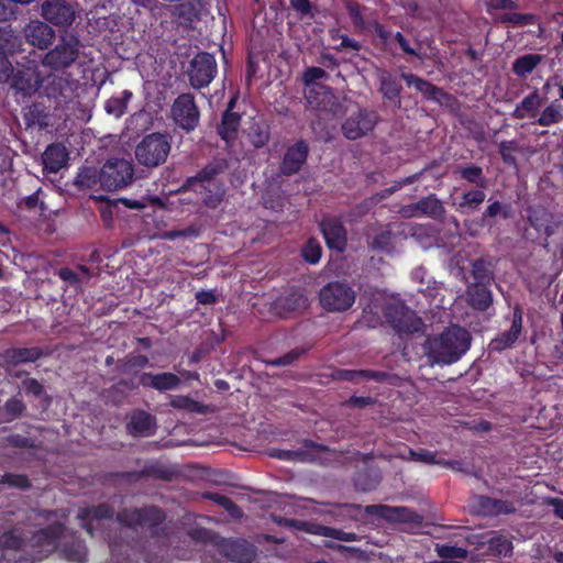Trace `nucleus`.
I'll return each instance as SVG.
<instances>
[{
	"instance_id": "1",
	"label": "nucleus",
	"mask_w": 563,
	"mask_h": 563,
	"mask_svg": "<svg viewBox=\"0 0 563 563\" xmlns=\"http://www.w3.org/2000/svg\"><path fill=\"white\" fill-rule=\"evenodd\" d=\"M369 314L380 319L385 317L395 329L400 332H415L420 329V320L415 312L405 307L397 298L387 296L384 292H376L373 299L364 308V319L368 325H375Z\"/></svg>"
},
{
	"instance_id": "2",
	"label": "nucleus",
	"mask_w": 563,
	"mask_h": 563,
	"mask_svg": "<svg viewBox=\"0 0 563 563\" xmlns=\"http://www.w3.org/2000/svg\"><path fill=\"white\" fill-rule=\"evenodd\" d=\"M133 179V167L125 159H110L100 172L93 167H84L77 176V183L87 188L100 186L106 190L126 187Z\"/></svg>"
},
{
	"instance_id": "3",
	"label": "nucleus",
	"mask_w": 563,
	"mask_h": 563,
	"mask_svg": "<svg viewBox=\"0 0 563 563\" xmlns=\"http://www.w3.org/2000/svg\"><path fill=\"white\" fill-rule=\"evenodd\" d=\"M470 344L471 338L466 330L451 327L429 341L430 357L434 363L452 364L468 350Z\"/></svg>"
},
{
	"instance_id": "4",
	"label": "nucleus",
	"mask_w": 563,
	"mask_h": 563,
	"mask_svg": "<svg viewBox=\"0 0 563 563\" xmlns=\"http://www.w3.org/2000/svg\"><path fill=\"white\" fill-rule=\"evenodd\" d=\"M218 172L219 169L217 167H206L197 176L186 181L180 189L181 195L185 196L189 191H194L201 196V200L206 207L217 208L221 203L224 195L223 188L212 180Z\"/></svg>"
},
{
	"instance_id": "5",
	"label": "nucleus",
	"mask_w": 563,
	"mask_h": 563,
	"mask_svg": "<svg viewBox=\"0 0 563 563\" xmlns=\"http://www.w3.org/2000/svg\"><path fill=\"white\" fill-rule=\"evenodd\" d=\"M170 151L166 136L153 133L145 136L135 148V156L140 164L156 167L164 163Z\"/></svg>"
},
{
	"instance_id": "6",
	"label": "nucleus",
	"mask_w": 563,
	"mask_h": 563,
	"mask_svg": "<svg viewBox=\"0 0 563 563\" xmlns=\"http://www.w3.org/2000/svg\"><path fill=\"white\" fill-rule=\"evenodd\" d=\"M10 78L12 87L23 96L35 92L42 81L34 66H29L24 70L13 73L10 62L0 57V82H5Z\"/></svg>"
},
{
	"instance_id": "7",
	"label": "nucleus",
	"mask_w": 563,
	"mask_h": 563,
	"mask_svg": "<svg viewBox=\"0 0 563 563\" xmlns=\"http://www.w3.org/2000/svg\"><path fill=\"white\" fill-rule=\"evenodd\" d=\"M320 302L330 311L347 310L355 301L354 291L345 284L330 283L320 290Z\"/></svg>"
},
{
	"instance_id": "8",
	"label": "nucleus",
	"mask_w": 563,
	"mask_h": 563,
	"mask_svg": "<svg viewBox=\"0 0 563 563\" xmlns=\"http://www.w3.org/2000/svg\"><path fill=\"white\" fill-rule=\"evenodd\" d=\"M216 74L217 62L211 54L200 53L191 59L188 68V77L194 88L200 89L209 86Z\"/></svg>"
},
{
	"instance_id": "9",
	"label": "nucleus",
	"mask_w": 563,
	"mask_h": 563,
	"mask_svg": "<svg viewBox=\"0 0 563 563\" xmlns=\"http://www.w3.org/2000/svg\"><path fill=\"white\" fill-rule=\"evenodd\" d=\"M325 76V71L319 67L308 68L303 75V80L308 86L306 98L309 104L316 109L325 110L327 104L332 102L333 95L324 87L314 84L316 80Z\"/></svg>"
},
{
	"instance_id": "10",
	"label": "nucleus",
	"mask_w": 563,
	"mask_h": 563,
	"mask_svg": "<svg viewBox=\"0 0 563 563\" xmlns=\"http://www.w3.org/2000/svg\"><path fill=\"white\" fill-rule=\"evenodd\" d=\"M79 41L78 38L70 36L62 38V43L54 49L49 51L44 59L43 64L53 69H62L68 67L75 62L78 55Z\"/></svg>"
},
{
	"instance_id": "11",
	"label": "nucleus",
	"mask_w": 563,
	"mask_h": 563,
	"mask_svg": "<svg viewBox=\"0 0 563 563\" xmlns=\"http://www.w3.org/2000/svg\"><path fill=\"white\" fill-rule=\"evenodd\" d=\"M172 117L180 128L188 131L195 129L199 121V112L194 97L189 93L177 97L172 107Z\"/></svg>"
},
{
	"instance_id": "12",
	"label": "nucleus",
	"mask_w": 563,
	"mask_h": 563,
	"mask_svg": "<svg viewBox=\"0 0 563 563\" xmlns=\"http://www.w3.org/2000/svg\"><path fill=\"white\" fill-rule=\"evenodd\" d=\"M42 16L55 26H69L76 16L74 8L64 0H47L41 7Z\"/></svg>"
},
{
	"instance_id": "13",
	"label": "nucleus",
	"mask_w": 563,
	"mask_h": 563,
	"mask_svg": "<svg viewBox=\"0 0 563 563\" xmlns=\"http://www.w3.org/2000/svg\"><path fill=\"white\" fill-rule=\"evenodd\" d=\"M376 121L377 118L374 112L361 110L346 119L342 125V131L347 139L356 140L371 132Z\"/></svg>"
},
{
	"instance_id": "14",
	"label": "nucleus",
	"mask_w": 563,
	"mask_h": 563,
	"mask_svg": "<svg viewBox=\"0 0 563 563\" xmlns=\"http://www.w3.org/2000/svg\"><path fill=\"white\" fill-rule=\"evenodd\" d=\"M366 511L369 515H375L377 517L384 518L389 521H398V522H413L419 523L421 521V517L416 512L409 510L405 507H389L385 505H373L367 506Z\"/></svg>"
},
{
	"instance_id": "15",
	"label": "nucleus",
	"mask_w": 563,
	"mask_h": 563,
	"mask_svg": "<svg viewBox=\"0 0 563 563\" xmlns=\"http://www.w3.org/2000/svg\"><path fill=\"white\" fill-rule=\"evenodd\" d=\"M24 35L27 43L45 49L53 43L55 31L44 22L31 21L24 29Z\"/></svg>"
},
{
	"instance_id": "16",
	"label": "nucleus",
	"mask_w": 563,
	"mask_h": 563,
	"mask_svg": "<svg viewBox=\"0 0 563 563\" xmlns=\"http://www.w3.org/2000/svg\"><path fill=\"white\" fill-rule=\"evenodd\" d=\"M321 230L328 246L342 252L346 246V231L336 219H327L321 223Z\"/></svg>"
},
{
	"instance_id": "17",
	"label": "nucleus",
	"mask_w": 563,
	"mask_h": 563,
	"mask_svg": "<svg viewBox=\"0 0 563 563\" xmlns=\"http://www.w3.org/2000/svg\"><path fill=\"white\" fill-rule=\"evenodd\" d=\"M308 145L300 141L289 147L284 156L282 172L286 175L297 173L307 159Z\"/></svg>"
},
{
	"instance_id": "18",
	"label": "nucleus",
	"mask_w": 563,
	"mask_h": 563,
	"mask_svg": "<svg viewBox=\"0 0 563 563\" xmlns=\"http://www.w3.org/2000/svg\"><path fill=\"white\" fill-rule=\"evenodd\" d=\"M522 330V312L517 306L514 309L510 329L495 338V350L501 351L511 347L518 340Z\"/></svg>"
},
{
	"instance_id": "19",
	"label": "nucleus",
	"mask_w": 563,
	"mask_h": 563,
	"mask_svg": "<svg viewBox=\"0 0 563 563\" xmlns=\"http://www.w3.org/2000/svg\"><path fill=\"white\" fill-rule=\"evenodd\" d=\"M528 219L537 231L543 232L547 236L552 235L558 228L553 216L543 208L530 209Z\"/></svg>"
},
{
	"instance_id": "20",
	"label": "nucleus",
	"mask_w": 563,
	"mask_h": 563,
	"mask_svg": "<svg viewBox=\"0 0 563 563\" xmlns=\"http://www.w3.org/2000/svg\"><path fill=\"white\" fill-rule=\"evenodd\" d=\"M42 158L45 169L56 173L66 165L68 154L63 145L52 144L46 148Z\"/></svg>"
},
{
	"instance_id": "21",
	"label": "nucleus",
	"mask_w": 563,
	"mask_h": 563,
	"mask_svg": "<svg viewBox=\"0 0 563 563\" xmlns=\"http://www.w3.org/2000/svg\"><path fill=\"white\" fill-rule=\"evenodd\" d=\"M111 514L110 508L102 505L93 509H81L77 517L81 520V525L87 532L93 534L95 528L99 527L101 521L109 518Z\"/></svg>"
},
{
	"instance_id": "22",
	"label": "nucleus",
	"mask_w": 563,
	"mask_h": 563,
	"mask_svg": "<svg viewBox=\"0 0 563 563\" xmlns=\"http://www.w3.org/2000/svg\"><path fill=\"white\" fill-rule=\"evenodd\" d=\"M233 106L234 100H231L219 126V134L227 142L235 137L240 125V115L231 111Z\"/></svg>"
},
{
	"instance_id": "23",
	"label": "nucleus",
	"mask_w": 563,
	"mask_h": 563,
	"mask_svg": "<svg viewBox=\"0 0 563 563\" xmlns=\"http://www.w3.org/2000/svg\"><path fill=\"white\" fill-rule=\"evenodd\" d=\"M442 207L434 197H427L416 205L405 207L401 212L405 217H416L420 213L437 216L441 213Z\"/></svg>"
},
{
	"instance_id": "24",
	"label": "nucleus",
	"mask_w": 563,
	"mask_h": 563,
	"mask_svg": "<svg viewBox=\"0 0 563 563\" xmlns=\"http://www.w3.org/2000/svg\"><path fill=\"white\" fill-rule=\"evenodd\" d=\"M154 428L153 418L143 411L134 413L129 423V431L133 435L148 437L154 432Z\"/></svg>"
},
{
	"instance_id": "25",
	"label": "nucleus",
	"mask_w": 563,
	"mask_h": 563,
	"mask_svg": "<svg viewBox=\"0 0 563 563\" xmlns=\"http://www.w3.org/2000/svg\"><path fill=\"white\" fill-rule=\"evenodd\" d=\"M142 384L152 386L158 390L174 389L179 384V378L172 373H162L157 375L144 374Z\"/></svg>"
},
{
	"instance_id": "26",
	"label": "nucleus",
	"mask_w": 563,
	"mask_h": 563,
	"mask_svg": "<svg viewBox=\"0 0 563 563\" xmlns=\"http://www.w3.org/2000/svg\"><path fill=\"white\" fill-rule=\"evenodd\" d=\"M153 517V523H156L162 519V514L155 508L145 510H133L131 512H123L119 516L120 521L129 526L143 525L148 521V516Z\"/></svg>"
},
{
	"instance_id": "27",
	"label": "nucleus",
	"mask_w": 563,
	"mask_h": 563,
	"mask_svg": "<svg viewBox=\"0 0 563 563\" xmlns=\"http://www.w3.org/2000/svg\"><path fill=\"white\" fill-rule=\"evenodd\" d=\"M467 300L475 309L484 310L488 308L490 303V292L486 285L476 283L470 286L467 290Z\"/></svg>"
},
{
	"instance_id": "28",
	"label": "nucleus",
	"mask_w": 563,
	"mask_h": 563,
	"mask_svg": "<svg viewBox=\"0 0 563 563\" xmlns=\"http://www.w3.org/2000/svg\"><path fill=\"white\" fill-rule=\"evenodd\" d=\"M543 98L538 93L533 92L527 96L515 110V117L523 119L526 117L534 118L538 109L543 104Z\"/></svg>"
},
{
	"instance_id": "29",
	"label": "nucleus",
	"mask_w": 563,
	"mask_h": 563,
	"mask_svg": "<svg viewBox=\"0 0 563 563\" xmlns=\"http://www.w3.org/2000/svg\"><path fill=\"white\" fill-rule=\"evenodd\" d=\"M401 78L409 87H413L417 91L423 93L428 98L439 100L442 96V92L437 87L412 74H402Z\"/></svg>"
},
{
	"instance_id": "30",
	"label": "nucleus",
	"mask_w": 563,
	"mask_h": 563,
	"mask_svg": "<svg viewBox=\"0 0 563 563\" xmlns=\"http://www.w3.org/2000/svg\"><path fill=\"white\" fill-rule=\"evenodd\" d=\"M543 60V56L539 54H527L518 57L514 65L512 70L519 77H526L531 74L534 68Z\"/></svg>"
},
{
	"instance_id": "31",
	"label": "nucleus",
	"mask_w": 563,
	"mask_h": 563,
	"mask_svg": "<svg viewBox=\"0 0 563 563\" xmlns=\"http://www.w3.org/2000/svg\"><path fill=\"white\" fill-rule=\"evenodd\" d=\"M132 93L124 90L120 97H112L106 101L104 109L107 113L114 118H120L126 110V103L131 99Z\"/></svg>"
},
{
	"instance_id": "32",
	"label": "nucleus",
	"mask_w": 563,
	"mask_h": 563,
	"mask_svg": "<svg viewBox=\"0 0 563 563\" xmlns=\"http://www.w3.org/2000/svg\"><path fill=\"white\" fill-rule=\"evenodd\" d=\"M59 530V526H56L49 528L48 530L41 531L37 536L32 538V545H40L44 548L45 552L53 551L56 548L55 538L57 537Z\"/></svg>"
},
{
	"instance_id": "33",
	"label": "nucleus",
	"mask_w": 563,
	"mask_h": 563,
	"mask_svg": "<svg viewBox=\"0 0 563 563\" xmlns=\"http://www.w3.org/2000/svg\"><path fill=\"white\" fill-rule=\"evenodd\" d=\"M249 139L255 147H263L269 140V131L264 123L255 122L249 130Z\"/></svg>"
},
{
	"instance_id": "34",
	"label": "nucleus",
	"mask_w": 563,
	"mask_h": 563,
	"mask_svg": "<svg viewBox=\"0 0 563 563\" xmlns=\"http://www.w3.org/2000/svg\"><path fill=\"white\" fill-rule=\"evenodd\" d=\"M401 90V86L389 75L380 76V91L384 97L390 100H397Z\"/></svg>"
},
{
	"instance_id": "35",
	"label": "nucleus",
	"mask_w": 563,
	"mask_h": 563,
	"mask_svg": "<svg viewBox=\"0 0 563 563\" xmlns=\"http://www.w3.org/2000/svg\"><path fill=\"white\" fill-rule=\"evenodd\" d=\"M38 355L35 349H14L5 353V358L11 363L33 362Z\"/></svg>"
},
{
	"instance_id": "36",
	"label": "nucleus",
	"mask_w": 563,
	"mask_h": 563,
	"mask_svg": "<svg viewBox=\"0 0 563 563\" xmlns=\"http://www.w3.org/2000/svg\"><path fill=\"white\" fill-rule=\"evenodd\" d=\"M533 21L532 14H521L516 12H505L495 14V23L500 22L505 24H514V25H521V24H529Z\"/></svg>"
},
{
	"instance_id": "37",
	"label": "nucleus",
	"mask_w": 563,
	"mask_h": 563,
	"mask_svg": "<svg viewBox=\"0 0 563 563\" xmlns=\"http://www.w3.org/2000/svg\"><path fill=\"white\" fill-rule=\"evenodd\" d=\"M562 119L560 107L552 103L543 110L537 122L542 126H549L560 122Z\"/></svg>"
},
{
	"instance_id": "38",
	"label": "nucleus",
	"mask_w": 563,
	"mask_h": 563,
	"mask_svg": "<svg viewBox=\"0 0 563 563\" xmlns=\"http://www.w3.org/2000/svg\"><path fill=\"white\" fill-rule=\"evenodd\" d=\"M519 152L520 147L515 141L500 142L499 144V153L503 157V161L510 166H516L515 154Z\"/></svg>"
},
{
	"instance_id": "39",
	"label": "nucleus",
	"mask_w": 563,
	"mask_h": 563,
	"mask_svg": "<svg viewBox=\"0 0 563 563\" xmlns=\"http://www.w3.org/2000/svg\"><path fill=\"white\" fill-rule=\"evenodd\" d=\"M412 455L415 456V459L417 461H421V462H424L428 464H441L443 466L451 467L456 471L461 470L460 462H445V461L435 460V455L429 451H421V452L412 453Z\"/></svg>"
},
{
	"instance_id": "40",
	"label": "nucleus",
	"mask_w": 563,
	"mask_h": 563,
	"mask_svg": "<svg viewBox=\"0 0 563 563\" xmlns=\"http://www.w3.org/2000/svg\"><path fill=\"white\" fill-rule=\"evenodd\" d=\"M435 551L439 556L445 560L451 559H464L466 558L467 551L463 548H459L455 545H437Z\"/></svg>"
},
{
	"instance_id": "41",
	"label": "nucleus",
	"mask_w": 563,
	"mask_h": 563,
	"mask_svg": "<svg viewBox=\"0 0 563 563\" xmlns=\"http://www.w3.org/2000/svg\"><path fill=\"white\" fill-rule=\"evenodd\" d=\"M322 249L318 241L309 240L302 250V255L310 264H316L321 258Z\"/></svg>"
},
{
	"instance_id": "42",
	"label": "nucleus",
	"mask_w": 563,
	"mask_h": 563,
	"mask_svg": "<svg viewBox=\"0 0 563 563\" xmlns=\"http://www.w3.org/2000/svg\"><path fill=\"white\" fill-rule=\"evenodd\" d=\"M517 511V500L515 496L511 498L503 499L495 497V516L510 515Z\"/></svg>"
},
{
	"instance_id": "43",
	"label": "nucleus",
	"mask_w": 563,
	"mask_h": 563,
	"mask_svg": "<svg viewBox=\"0 0 563 563\" xmlns=\"http://www.w3.org/2000/svg\"><path fill=\"white\" fill-rule=\"evenodd\" d=\"M64 553L69 561L82 563L86 560V548L81 542H76L71 547H65Z\"/></svg>"
},
{
	"instance_id": "44",
	"label": "nucleus",
	"mask_w": 563,
	"mask_h": 563,
	"mask_svg": "<svg viewBox=\"0 0 563 563\" xmlns=\"http://www.w3.org/2000/svg\"><path fill=\"white\" fill-rule=\"evenodd\" d=\"M512 543L504 536H495V556H509L512 553Z\"/></svg>"
},
{
	"instance_id": "45",
	"label": "nucleus",
	"mask_w": 563,
	"mask_h": 563,
	"mask_svg": "<svg viewBox=\"0 0 563 563\" xmlns=\"http://www.w3.org/2000/svg\"><path fill=\"white\" fill-rule=\"evenodd\" d=\"M232 548L235 550L241 549V553L235 552L232 554V558L238 561H250L254 556V550L251 545H247L242 542H233Z\"/></svg>"
},
{
	"instance_id": "46",
	"label": "nucleus",
	"mask_w": 563,
	"mask_h": 563,
	"mask_svg": "<svg viewBox=\"0 0 563 563\" xmlns=\"http://www.w3.org/2000/svg\"><path fill=\"white\" fill-rule=\"evenodd\" d=\"M313 532L343 541H351L354 539L352 533L342 532L327 527H318Z\"/></svg>"
},
{
	"instance_id": "47",
	"label": "nucleus",
	"mask_w": 563,
	"mask_h": 563,
	"mask_svg": "<svg viewBox=\"0 0 563 563\" xmlns=\"http://www.w3.org/2000/svg\"><path fill=\"white\" fill-rule=\"evenodd\" d=\"M213 499L223 508H225L232 517L238 518L241 516L240 509L228 497L217 495L213 497Z\"/></svg>"
},
{
	"instance_id": "48",
	"label": "nucleus",
	"mask_w": 563,
	"mask_h": 563,
	"mask_svg": "<svg viewBox=\"0 0 563 563\" xmlns=\"http://www.w3.org/2000/svg\"><path fill=\"white\" fill-rule=\"evenodd\" d=\"M271 456L286 461H298L302 457L301 453L299 452L285 450H272Z\"/></svg>"
},
{
	"instance_id": "49",
	"label": "nucleus",
	"mask_w": 563,
	"mask_h": 563,
	"mask_svg": "<svg viewBox=\"0 0 563 563\" xmlns=\"http://www.w3.org/2000/svg\"><path fill=\"white\" fill-rule=\"evenodd\" d=\"M484 199L485 195L481 190H473L464 195V203L471 207L482 203Z\"/></svg>"
},
{
	"instance_id": "50",
	"label": "nucleus",
	"mask_w": 563,
	"mask_h": 563,
	"mask_svg": "<svg viewBox=\"0 0 563 563\" xmlns=\"http://www.w3.org/2000/svg\"><path fill=\"white\" fill-rule=\"evenodd\" d=\"M58 275L63 280L73 285L82 283V278L79 277L78 273L68 268L60 269Z\"/></svg>"
},
{
	"instance_id": "51",
	"label": "nucleus",
	"mask_w": 563,
	"mask_h": 563,
	"mask_svg": "<svg viewBox=\"0 0 563 563\" xmlns=\"http://www.w3.org/2000/svg\"><path fill=\"white\" fill-rule=\"evenodd\" d=\"M3 543L8 548L19 549L22 547L23 539L21 538L20 534H16L14 531V532H10L9 534L4 536Z\"/></svg>"
},
{
	"instance_id": "52",
	"label": "nucleus",
	"mask_w": 563,
	"mask_h": 563,
	"mask_svg": "<svg viewBox=\"0 0 563 563\" xmlns=\"http://www.w3.org/2000/svg\"><path fill=\"white\" fill-rule=\"evenodd\" d=\"M23 388L27 393L33 394V395H40L42 393L41 384L33 378H27V379L23 380Z\"/></svg>"
},
{
	"instance_id": "53",
	"label": "nucleus",
	"mask_w": 563,
	"mask_h": 563,
	"mask_svg": "<svg viewBox=\"0 0 563 563\" xmlns=\"http://www.w3.org/2000/svg\"><path fill=\"white\" fill-rule=\"evenodd\" d=\"M369 374L364 371H341L338 373V378L340 379H346V380H354L358 377L368 376Z\"/></svg>"
},
{
	"instance_id": "54",
	"label": "nucleus",
	"mask_w": 563,
	"mask_h": 563,
	"mask_svg": "<svg viewBox=\"0 0 563 563\" xmlns=\"http://www.w3.org/2000/svg\"><path fill=\"white\" fill-rule=\"evenodd\" d=\"M196 299L202 305H210L216 301V296L211 290H202L196 294Z\"/></svg>"
},
{
	"instance_id": "55",
	"label": "nucleus",
	"mask_w": 563,
	"mask_h": 563,
	"mask_svg": "<svg viewBox=\"0 0 563 563\" xmlns=\"http://www.w3.org/2000/svg\"><path fill=\"white\" fill-rule=\"evenodd\" d=\"M172 404L174 407L186 408V409H190V410H194L197 406V404L195 401H192L188 398H185V397L174 399Z\"/></svg>"
},
{
	"instance_id": "56",
	"label": "nucleus",
	"mask_w": 563,
	"mask_h": 563,
	"mask_svg": "<svg viewBox=\"0 0 563 563\" xmlns=\"http://www.w3.org/2000/svg\"><path fill=\"white\" fill-rule=\"evenodd\" d=\"M23 408H24V406H23L22 401H20L18 399H12V400L8 401L5 405V409L8 411H10V413L13 417L16 416L18 413H20L23 410Z\"/></svg>"
},
{
	"instance_id": "57",
	"label": "nucleus",
	"mask_w": 563,
	"mask_h": 563,
	"mask_svg": "<svg viewBox=\"0 0 563 563\" xmlns=\"http://www.w3.org/2000/svg\"><path fill=\"white\" fill-rule=\"evenodd\" d=\"M7 481L10 485L18 487H26L29 485L27 478L20 475H8Z\"/></svg>"
},
{
	"instance_id": "58",
	"label": "nucleus",
	"mask_w": 563,
	"mask_h": 563,
	"mask_svg": "<svg viewBox=\"0 0 563 563\" xmlns=\"http://www.w3.org/2000/svg\"><path fill=\"white\" fill-rule=\"evenodd\" d=\"M548 504L553 506V511L556 517L563 519V499L560 498H550Z\"/></svg>"
},
{
	"instance_id": "59",
	"label": "nucleus",
	"mask_w": 563,
	"mask_h": 563,
	"mask_svg": "<svg viewBox=\"0 0 563 563\" xmlns=\"http://www.w3.org/2000/svg\"><path fill=\"white\" fill-rule=\"evenodd\" d=\"M511 207L509 205H501L498 201H495V217L501 216L503 218H508L511 214Z\"/></svg>"
},
{
	"instance_id": "60",
	"label": "nucleus",
	"mask_w": 563,
	"mask_h": 563,
	"mask_svg": "<svg viewBox=\"0 0 563 563\" xmlns=\"http://www.w3.org/2000/svg\"><path fill=\"white\" fill-rule=\"evenodd\" d=\"M481 174V169L476 167H470L462 170V176L471 181H475Z\"/></svg>"
},
{
	"instance_id": "61",
	"label": "nucleus",
	"mask_w": 563,
	"mask_h": 563,
	"mask_svg": "<svg viewBox=\"0 0 563 563\" xmlns=\"http://www.w3.org/2000/svg\"><path fill=\"white\" fill-rule=\"evenodd\" d=\"M518 8V3L514 0H498L497 3H495V10L503 9V10H515Z\"/></svg>"
},
{
	"instance_id": "62",
	"label": "nucleus",
	"mask_w": 563,
	"mask_h": 563,
	"mask_svg": "<svg viewBox=\"0 0 563 563\" xmlns=\"http://www.w3.org/2000/svg\"><path fill=\"white\" fill-rule=\"evenodd\" d=\"M396 40L397 42L399 43L400 47L408 54H411V55H417V52L415 49H412L407 40L404 37V35L401 33H397L396 34Z\"/></svg>"
},
{
	"instance_id": "63",
	"label": "nucleus",
	"mask_w": 563,
	"mask_h": 563,
	"mask_svg": "<svg viewBox=\"0 0 563 563\" xmlns=\"http://www.w3.org/2000/svg\"><path fill=\"white\" fill-rule=\"evenodd\" d=\"M291 3L300 12H308L310 9L308 0H291Z\"/></svg>"
},
{
	"instance_id": "64",
	"label": "nucleus",
	"mask_w": 563,
	"mask_h": 563,
	"mask_svg": "<svg viewBox=\"0 0 563 563\" xmlns=\"http://www.w3.org/2000/svg\"><path fill=\"white\" fill-rule=\"evenodd\" d=\"M341 45L343 47L352 48V49H355V51L360 49L358 43L356 41L347 38V37H343L342 38Z\"/></svg>"
}]
</instances>
